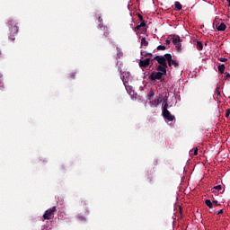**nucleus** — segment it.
Returning a JSON list of instances; mask_svg holds the SVG:
<instances>
[{"label":"nucleus","mask_w":230,"mask_h":230,"mask_svg":"<svg viewBox=\"0 0 230 230\" xmlns=\"http://www.w3.org/2000/svg\"><path fill=\"white\" fill-rule=\"evenodd\" d=\"M55 213H57V207H53L52 208H49L45 211L43 215L44 220H51L53 218Z\"/></svg>","instance_id":"f257e3e1"},{"label":"nucleus","mask_w":230,"mask_h":230,"mask_svg":"<svg viewBox=\"0 0 230 230\" xmlns=\"http://www.w3.org/2000/svg\"><path fill=\"white\" fill-rule=\"evenodd\" d=\"M9 29L11 33L13 35H17V33H19V26H17V22L13 20L9 21Z\"/></svg>","instance_id":"f03ea898"},{"label":"nucleus","mask_w":230,"mask_h":230,"mask_svg":"<svg viewBox=\"0 0 230 230\" xmlns=\"http://www.w3.org/2000/svg\"><path fill=\"white\" fill-rule=\"evenodd\" d=\"M98 22H101L99 24V28L100 30H102L103 31V38L107 39V37H109V29L107 28V26L103 25V19H102L100 16L98 17Z\"/></svg>","instance_id":"7ed1b4c3"},{"label":"nucleus","mask_w":230,"mask_h":230,"mask_svg":"<svg viewBox=\"0 0 230 230\" xmlns=\"http://www.w3.org/2000/svg\"><path fill=\"white\" fill-rule=\"evenodd\" d=\"M163 78V74L161 72H152L151 75H149V80L151 82H155V80H161Z\"/></svg>","instance_id":"20e7f679"},{"label":"nucleus","mask_w":230,"mask_h":230,"mask_svg":"<svg viewBox=\"0 0 230 230\" xmlns=\"http://www.w3.org/2000/svg\"><path fill=\"white\" fill-rule=\"evenodd\" d=\"M153 60H156V62H158V64H160V66H164V67H166V66H168V64L166 63V58L163 56H156L154 58Z\"/></svg>","instance_id":"39448f33"},{"label":"nucleus","mask_w":230,"mask_h":230,"mask_svg":"<svg viewBox=\"0 0 230 230\" xmlns=\"http://www.w3.org/2000/svg\"><path fill=\"white\" fill-rule=\"evenodd\" d=\"M127 76H128V73L123 72L120 74V78L123 82V84L125 85L126 90L128 91V89H130V86H128V81L127 80Z\"/></svg>","instance_id":"423d86ee"},{"label":"nucleus","mask_w":230,"mask_h":230,"mask_svg":"<svg viewBox=\"0 0 230 230\" xmlns=\"http://www.w3.org/2000/svg\"><path fill=\"white\" fill-rule=\"evenodd\" d=\"M162 114L164 119H167V121H173V119H175V116L172 115L170 111H163Z\"/></svg>","instance_id":"0eeeda50"},{"label":"nucleus","mask_w":230,"mask_h":230,"mask_svg":"<svg viewBox=\"0 0 230 230\" xmlns=\"http://www.w3.org/2000/svg\"><path fill=\"white\" fill-rule=\"evenodd\" d=\"M166 69H168V65H166V66L163 65H159L156 67V70L158 71V73H161L163 75H166Z\"/></svg>","instance_id":"6e6552de"},{"label":"nucleus","mask_w":230,"mask_h":230,"mask_svg":"<svg viewBox=\"0 0 230 230\" xmlns=\"http://www.w3.org/2000/svg\"><path fill=\"white\" fill-rule=\"evenodd\" d=\"M148 66H150V58H146L144 60H140L139 62V66L140 67H148Z\"/></svg>","instance_id":"1a4fd4ad"},{"label":"nucleus","mask_w":230,"mask_h":230,"mask_svg":"<svg viewBox=\"0 0 230 230\" xmlns=\"http://www.w3.org/2000/svg\"><path fill=\"white\" fill-rule=\"evenodd\" d=\"M164 101V97L160 96L158 99L152 101L151 104L154 105V107H157V105H159V103H163Z\"/></svg>","instance_id":"9d476101"},{"label":"nucleus","mask_w":230,"mask_h":230,"mask_svg":"<svg viewBox=\"0 0 230 230\" xmlns=\"http://www.w3.org/2000/svg\"><path fill=\"white\" fill-rule=\"evenodd\" d=\"M216 28H217V31H226V28H227V26H226V23L221 22L219 25L217 24Z\"/></svg>","instance_id":"9b49d317"},{"label":"nucleus","mask_w":230,"mask_h":230,"mask_svg":"<svg viewBox=\"0 0 230 230\" xmlns=\"http://www.w3.org/2000/svg\"><path fill=\"white\" fill-rule=\"evenodd\" d=\"M164 57H165L164 58H165V62L167 60V62L169 64V66L172 67V61L173 60V59H172V54H165Z\"/></svg>","instance_id":"f8f14e48"},{"label":"nucleus","mask_w":230,"mask_h":230,"mask_svg":"<svg viewBox=\"0 0 230 230\" xmlns=\"http://www.w3.org/2000/svg\"><path fill=\"white\" fill-rule=\"evenodd\" d=\"M145 26H146V22L142 21L141 23L135 28V31H139V30L145 28Z\"/></svg>","instance_id":"ddd939ff"},{"label":"nucleus","mask_w":230,"mask_h":230,"mask_svg":"<svg viewBox=\"0 0 230 230\" xmlns=\"http://www.w3.org/2000/svg\"><path fill=\"white\" fill-rule=\"evenodd\" d=\"M181 42H182V40H181L180 36H174L172 38V44H179Z\"/></svg>","instance_id":"4468645a"},{"label":"nucleus","mask_w":230,"mask_h":230,"mask_svg":"<svg viewBox=\"0 0 230 230\" xmlns=\"http://www.w3.org/2000/svg\"><path fill=\"white\" fill-rule=\"evenodd\" d=\"M196 48L198 51H202V49H204V45H202V41H197Z\"/></svg>","instance_id":"2eb2a0df"},{"label":"nucleus","mask_w":230,"mask_h":230,"mask_svg":"<svg viewBox=\"0 0 230 230\" xmlns=\"http://www.w3.org/2000/svg\"><path fill=\"white\" fill-rule=\"evenodd\" d=\"M218 73L224 75V71H226V65L222 64L217 66Z\"/></svg>","instance_id":"dca6fc26"},{"label":"nucleus","mask_w":230,"mask_h":230,"mask_svg":"<svg viewBox=\"0 0 230 230\" xmlns=\"http://www.w3.org/2000/svg\"><path fill=\"white\" fill-rule=\"evenodd\" d=\"M175 45L176 50L178 53H181L182 51V45L181 43H173Z\"/></svg>","instance_id":"f3484780"},{"label":"nucleus","mask_w":230,"mask_h":230,"mask_svg":"<svg viewBox=\"0 0 230 230\" xmlns=\"http://www.w3.org/2000/svg\"><path fill=\"white\" fill-rule=\"evenodd\" d=\"M174 6L178 12H181V10H182V4H181L179 2H175Z\"/></svg>","instance_id":"a211bd4d"},{"label":"nucleus","mask_w":230,"mask_h":230,"mask_svg":"<svg viewBox=\"0 0 230 230\" xmlns=\"http://www.w3.org/2000/svg\"><path fill=\"white\" fill-rule=\"evenodd\" d=\"M123 57V52L119 49V48L117 47V57L116 58H121Z\"/></svg>","instance_id":"6ab92c4d"},{"label":"nucleus","mask_w":230,"mask_h":230,"mask_svg":"<svg viewBox=\"0 0 230 230\" xmlns=\"http://www.w3.org/2000/svg\"><path fill=\"white\" fill-rule=\"evenodd\" d=\"M190 155H199V148H194L190 151Z\"/></svg>","instance_id":"aec40b11"},{"label":"nucleus","mask_w":230,"mask_h":230,"mask_svg":"<svg viewBox=\"0 0 230 230\" xmlns=\"http://www.w3.org/2000/svg\"><path fill=\"white\" fill-rule=\"evenodd\" d=\"M205 203L208 206V208H209V209H213V202H211V200L206 199Z\"/></svg>","instance_id":"412c9836"},{"label":"nucleus","mask_w":230,"mask_h":230,"mask_svg":"<svg viewBox=\"0 0 230 230\" xmlns=\"http://www.w3.org/2000/svg\"><path fill=\"white\" fill-rule=\"evenodd\" d=\"M141 45L142 46H148V42L146 41V38H142Z\"/></svg>","instance_id":"4be33fe9"},{"label":"nucleus","mask_w":230,"mask_h":230,"mask_svg":"<svg viewBox=\"0 0 230 230\" xmlns=\"http://www.w3.org/2000/svg\"><path fill=\"white\" fill-rule=\"evenodd\" d=\"M215 93L217 94V96H222V94L220 93V85L217 86Z\"/></svg>","instance_id":"5701e85b"},{"label":"nucleus","mask_w":230,"mask_h":230,"mask_svg":"<svg viewBox=\"0 0 230 230\" xmlns=\"http://www.w3.org/2000/svg\"><path fill=\"white\" fill-rule=\"evenodd\" d=\"M156 49L158 51H164V49H166V47L163 45H159Z\"/></svg>","instance_id":"b1692460"},{"label":"nucleus","mask_w":230,"mask_h":230,"mask_svg":"<svg viewBox=\"0 0 230 230\" xmlns=\"http://www.w3.org/2000/svg\"><path fill=\"white\" fill-rule=\"evenodd\" d=\"M171 66H174V67H179V62L177 60L171 61Z\"/></svg>","instance_id":"393cba45"},{"label":"nucleus","mask_w":230,"mask_h":230,"mask_svg":"<svg viewBox=\"0 0 230 230\" xmlns=\"http://www.w3.org/2000/svg\"><path fill=\"white\" fill-rule=\"evenodd\" d=\"M168 111V102L165 101V103L164 104L163 107V112H165Z\"/></svg>","instance_id":"a878e982"},{"label":"nucleus","mask_w":230,"mask_h":230,"mask_svg":"<svg viewBox=\"0 0 230 230\" xmlns=\"http://www.w3.org/2000/svg\"><path fill=\"white\" fill-rule=\"evenodd\" d=\"M9 40H12V42H13V40H15V34L11 32L9 35Z\"/></svg>","instance_id":"bb28decb"},{"label":"nucleus","mask_w":230,"mask_h":230,"mask_svg":"<svg viewBox=\"0 0 230 230\" xmlns=\"http://www.w3.org/2000/svg\"><path fill=\"white\" fill-rule=\"evenodd\" d=\"M152 98H154V92H149L148 100H152Z\"/></svg>","instance_id":"cd10ccee"},{"label":"nucleus","mask_w":230,"mask_h":230,"mask_svg":"<svg viewBox=\"0 0 230 230\" xmlns=\"http://www.w3.org/2000/svg\"><path fill=\"white\" fill-rule=\"evenodd\" d=\"M212 190H217L218 191H220V190H222V185L215 186Z\"/></svg>","instance_id":"c85d7f7f"},{"label":"nucleus","mask_w":230,"mask_h":230,"mask_svg":"<svg viewBox=\"0 0 230 230\" xmlns=\"http://www.w3.org/2000/svg\"><path fill=\"white\" fill-rule=\"evenodd\" d=\"M75 76H76V73H71V74H70V78H71L72 80H75Z\"/></svg>","instance_id":"c756f323"},{"label":"nucleus","mask_w":230,"mask_h":230,"mask_svg":"<svg viewBox=\"0 0 230 230\" xmlns=\"http://www.w3.org/2000/svg\"><path fill=\"white\" fill-rule=\"evenodd\" d=\"M218 60L219 62H227V58H219Z\"/></svg>","instance_id":"7c9ffc66"},{"label":"nucleus","mask_w":230,"mask_h":230,"mask_svg":"<svg viewBox=\"0 0 230 230\" xmlns=\"http://www.w3.org/2000/svg\"><path fill=\"white\" fill-rule=\"evenodd\" d=\"M141 55H143V57H153L152 53H146V54H143L141 53Z\"/></svg>","instance_id":"2f4dec72"},{"label":"nucleus","mask_w":230,"mask_h":230,"mask_svg":"<svg viewBox=\"0 0 230 230\" xmlns=\"http://www.w3.org/2000/svg\"><path fill=\"white\" fill-rule=\"evenodd\" d=\"M229 115H230V110H226V118H229Z\"/></svg>","instance_id":"473e14b6"},{"label":"nucleus","mask_w":230,"mask_h":230,"mask_svg":"<svg viewBox=\"0 0 230 230\" xmlns=\"http://www.w3.org/2000/svg\"><path fill=\"white\" fill-rule=\"evenodd\" d=\"M215 204L216 206H220V204L218 203V201L217 200H213L212 201V205Z\"/></svg>","instance_id":"72a5a7b5"},{"label":"nucleus","mask_w":230,"mask_h":230,"mask_svg":"<svg viewBox=\"0 0 230 230\" xmlns=\"http://www.w3.org/2000/svg\"><path fill=\"white\" fill-rule=\"evenodd\" d=\"M138 18H139V20H140L141 22H143V21H145V20H143V15H141V14H139V13H138Z\"/></svg>","instance_id":"f704fd0d"},{"label":"nucleus","mask_w":230,"mask_h":230,"mask_svg":"<svg viewBox=\"0 0 230 230\" xmlns=\"http://www.w3.org/2000/svg\"><path fill=\"white\" fill-rule=\"evenodd\" d=\"M225 80H230V74H226V75L225 76Z\"/></svg>","instance_id":"c9c22d12"},{"label":"nucleus","mask_w":230,"mask_h":230,"mask_svg":"<svg viewBox=\"0 0 230 230\" xmlns=\"http://www.w3.org/2000/svg\"><path fill=\"white\" fill-rule=\"evenodd\" d=\"M224 214V209H220L218 212H217V215H223Z\"/></svg>","instance_id":"e433bc0d"},{"label":"nucleus","mask_w":230,"mask_h":230,"mask_svg":"<svg viewBox=\"0 0 230 230\" xmlns=\"http://www.w3.org/2000/svg\"><path fill=\"white\" fill-rule=\"evenodd\" d=\"M171 42H172V41H170V40H165V44H167V45H170Z\"/></svg>","instance_id":"4c0bfd02"},{"label":"nucleus","mask_w":230,"mask_h":230,"mask_svg":"<svg viewBox=\"0 0 230 230\" xmlns=\"http://www.w3.org/2000/svg\"><path fill=\"white\" fill-rule=\"evenodd\" d=\"M78 218H79V220H85V217H79Z\"/></svg>","instance_id":"58836bf2"},{"label":"nucleus","mask_w":230,"mask_h":230,"mask_svg":"<svg viewBox=\"0 0 230 230\" xmlns=\"http://www.w3.org/2000/svg\"><path fill=\"white\" fill-rule=\"evenodd\" d=\"M227 1V3H229V6H230V0H226Z\"/></svg>","instance_id":"ea45409f"},{"label":"nucleus","mask_w":230,"mask_h":230,"mask_svg":"<svg viewBox=\"0 0 230 230\" xmlns=\"http://www.w3.org/2000/svg\"><path fill=\"white\" fill-rule=\"evenodd\" d=\"M0 58H1V53H0Z\"/></svg>","instance_id":"a19ab883"}]
</instances>
